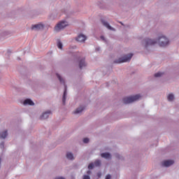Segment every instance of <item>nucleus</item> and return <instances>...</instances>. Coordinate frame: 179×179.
Here are the masks:
<instances>
[{
  "label": "nucleus",
  "mask_w": 179,
  "mask_h": 179,
  "mask_svg": "<svg viewBox=\"0 0 179 179\" xmlns=\"http://www.w3.org/2000/svg\"><path fill=\"white\" fill-rule=\"evenodd\" d=\"M156 43H158L160 47H166V45H169V39L166 36H160L157 41L149 38L144 40L145 47L155 45Z\"/></svg>",
  "instance_id": "nucleus-1"
},
{
  "label": "nucleus",
  "mask_w": 179,
  "mask_h": 179,
  "mask_svg": "<svg viewBox=\"0 0 179 179\" xmlns=\"http://www.w3.org/2000/svg\"><path fill=\"white\" fill-rule=\"evenodd\" d=\"M132 57H134V54L130 53L127 55H124L122 57L119 58L117 60L114 62L115 64H122L124 62H128L131 61Z\"/></svg>",
  "instance_id": "nucleus-2"
},
{
  "label": "nucleus",
  "mask_w": 179,
  "mask_h": 179,
  "mask_svg": "<svg viewBox=\"0 0 179 179\" xmlns=\"http://www.w3.org/2000/svg\"><path fill=\"white\" fill-rule=\"evenodd\" d=\"M141 95L136 94L132 96L124 97L123 99V103L124 104H129L130 103H134V101H136V100H139Z\"/></svg>",
  "instance_id": "nucleus-3"
},
{
  "label": "nucleus",
  "mask_w": 179,
  "mask_h": 179,
  "mask_svg": "<svg viewBox=\"0 0 179 179\" xmlns=\"http://www.w3.org/2000/svg\"><path fill=\"white\" fill-rule=\"evenodd\" d=\"M66 26H68V22L65 21H62L55 26V31H59V30H62V29H65Z\"/></svg>",
  "instance_id": "nucleus-4"
},
{
  "label": "nucleus",
  "mask_w": 179,
  "mask_h": 179,
  "mask_svg": "<svg viewBox=\"0 0 179 179\" xmlns=\"http://www.w3.org/2000/svg\"><path fill=\"white\" fill-rule=\"evenodd\" d=\"M172 164H174V161L173 160H166L162 162V165L164 167H170Z\"/></svg>",
  "instance_id": "nucleus-5"
},
{
  "label": "nucleus",
  "mask_w": 179,
  "mask_h": 179,
  "mask_svg": "<svg viewBox=\"0 0 179 179\" xmlns=\"http://www.w3.org/2000/svg\"><path fill=\"white\" fill-rule=\"evenodd\" d=\"M42 29H44V25L41 24H37L31 27L32 30H42Z\"/></svg>",
  "instance_id": "nucleus-6"
},
{
  "label": "nucleus",
  "mask_w": 179,
  "mask_h": 179,
  "mask_svg": "<svg viewBox=\"0 0 179 179\" xmlns=\"http://www.w3.org/2000/svg\"><path fill=\"white\" fill-rule=\"evenodd\" d=\"M76 40L79 43H85V41H86V36H85L83 34H80L78 36Z\"/></svg>",
  "instance_id": "nucleus-7"
},
{
  "label": "nucleus",
  "mask_w": 179,
  "mask_h": 179,
  "mask_svg": "<svg viewBox=\"0 0 179 179\" xmlns=\"http://www.w3.org/2000/svg\"><path fill=\"white\" fill-rule=\"evenodd\" d=\"M50 114H51V111L48 110L45 113H44L41 116V120H47L48 117H50Z\"/></svg>",
  "instance_id": "nucleus-8"
},
{
  "label": "nucleus",
  "mask_w": 179,
  "mask_h": 179,
  "mask_svg": "<svg viewBox=\"0 0 179 179\" xmlns=\"http://www.w3.org/2000/svg\"><path fill=\"white\" fill-rule=\"evenodd\" d=\"M34 106V102L31 99H26L24 101V106Z\"/></svg>",
  "instance_id": "nucleus-9"
},
{
  "label": "nucleus",
  "mask_w": 179,
  "mask_h": 179,
  "mask_svg": "<svg viewBox=\"0 0 179 179\" xmlns=\"http://www.w3.org/2000/svg\"><path fill=\"white\" fill-rule=\"evenodd\" d=\"M102 24H103V26H105V27H107V29H108V30H114V29H113V27H111V26H110V24H108V22L102 20Z\"/></svg>",
  "instance_id": "nucleus-10"
},
{
  "label": "nucleus",
  "mask_w": 179,
  "mask_h": 179,
  "mask_svg": "<svg viewBox=\"0 0 179 179\" xmlns=\"http://www.w3.org/2000/svg\"><path fill=\"white\" fill-rule=\"evenodd\" d=\"M85 66H86V62H85V59H83L79 62L80 69H82Z\"/></svg>",
  "instance_id": "nucleus-11"
},
{
  "label": "nucleus",
  "mask_w": 179,
  "mask_h": 179,
  "mask_svg": "<svg viewBox=\"0 0 179 179\" xmlns=\"http://www.w3.org/2000/svg\"><path fill=\"white\" fill-rule=\"evenodd\" d=\"M101 157H103V159H111V155L108 152H104L101 154Z\"/></svg>",
  "instance_id": "nucleus-12"
},
{
  "label": "nucleus",
  "mask_w": 179,
  "mask_h": 179,
  "mask_svg": "<svg viewBox=\"0 0 179 179\" xmlns=\"http://www.w3.org/2000/svg\"><path fill=\"white\" fill-rule=\"evenodd\" d=\"M85 110V107H80L78 108L74 112L73 114H80V113H82V111H83Z\"/></svg>",
  "instance_id": "nucleus-13"
},
{
  "label": "nucleus",
  "mask_w": 179,
  "mask_h": 179,
  "mask_svg": "<svg viewBox=\"0 0 179 179\" xmlns=\"http://www.w3.org/2000/svg\"><path fill=\"white\" fill-rule=\"evenodd\" d=\"M66 100V87L65 85V90H64L63 98H62L63 104L64 105H65Z\"/></svg>",
  "instance_id": "nucleus-14"
},
{
  "label": "nucleus",
  "mask_w": 179,
  "mask_h": 179,
  "mask_svg": "<svg viewBox=\"0 0 179 179\" xmlns=\"http://www.w3.org/2000/svg\"><path fill=\"white\" fill-rule=\"evenodd\" d=\"M8 136V131L6 130L3 132L1 133L0 135V138H2L3 139H5Z\"/></svg>",
  "instance_id": "nucleus-15"
},
{
  "label": "nucleus",
  "mask_w": 179,
  "mask_h": 179,
  "mask_svg": "<svg viewBox=\"0 0 179 179\" xmlns=\"http://www.w3.org/2000/svg\"><path fill=\"white\" fill-rule=\"evenodd\" d=\"M66 157L69 159V160H73V155L71 152H68L66 154Z\"/></svg>",
  "instance_id": "nucleus-16"
},
{
  "label": "nucleus",
  "mask_w": 179,
  "mask_h": 179,
  "mask_svg": "<svg viewBox=\"0 0 179 179\" xmlns=\"http://www.w3.org/2000/svg\"><path fill=\"white\" fill-rule=\"evenodd\" d=\"M169 101H173L174 100V95L173 94H169L167 97Z\"/></svg>",
  "instance_id": "nucleus-17"
},
{
  "label": "nucleus",
  "mask_w": 179,
  "mask_h": 179,
  "mask_svg": "<svg viewBox=\"0 0 179 179\" xmlns=\"http://www.w3.org/2000/svg\"><path fill=\"white\" fill-rule=\"evenodd\" d=\"M101 165V162L100 160H96L94 163V166H95V167H99Z\"/></svg>",
  "instance_id": "nucleus-18"
},
{
  "label": "nucleus",
  "mask_w": 179,
  "mask_h": 179,
  "mask_svg": "<svg viewBox=\"0 0 179 179\" xmlns=\"http://www.w3.org/2000/svg\"><path fill=\"white\" fill-rule=\"evenodd\" d=\"M160 76H163V73L158 72L155 74V78H160Z\"/></svg>",
  "instance_id": "nucleus-19"
},
{
  "label": "nucleus",
  "mask_w": 179,
  "mask_h": 179,
  "mask_svg": "<svg viewBox=\"0 0 179 179\" xmlns=\"http://www.w3.org/2000/svg\"><path fill=\"white\" fill-rule=\"evenodd\" d=\"M94 167V164H93V163H91V164H90L88 165V169H89V170L93 169Z\"/></svg>",
  "instance_id": "nucleus-20"
},
{
  "label": "nucleus",
  "mask_w": 179,
  "mask_h": 179,
  "mask_svg": "<svg viewBox=\"0 0 179 179\" xmlns=\"http://www.w3.org/2000/svg\"><path fill=\"white\" fill-rule=\"evenodd\" d=\"M57 47H58V48H59V50H62V43L58 42Z\"/></svg>",
  "instance_id": "nucleus-21"
},
{
  "label": "nucleus",
  "mask_w": 179,
  "mask_h": 179,
  "mask_svg": "<svg viewBox=\"0 0 179 179\" xmlns=\"http://www.w3.org/2000/svg\"><path fill=\"white\" fill-rule=\"evenodd\" d=\"M57 76L59 80L61 82V83H62V82L64 83V80H62V78H61V76L59 74H57Z\"/></svg>",
  "instance_id": "nucleus-22"
},
{
  "label": "nucleus",
  "mask_w": 179,
  "mask_h": 179,
  "mask_svg": "<svg viewBox=\"0 0 179 179\" xmlns=\"http://www.w3.org/2000/svg\"><path fill=\"white\" fill-rule=\"evenodd\" d=\"M83 143H89V138H85L83 139Z\"/></svg>",
  "instance_id": "nucleus-23"
},
{
  "label": "nucleus",
  "mask_w": 179,
  "mask_h": 179,
  "mask_svg": "<svg viewBox=\"0 0 179 179\" xmlns=\"http://www.w3.org/2000/svg\"><path fill=\"white\" fill-rule=\"evenodd\" d=\"M83 179H90V176H87V175H85L83 176Z\"/></svg>",
  "instance_id": "nucleus-24"
},
{
  "label": "nucleus",
  "mask_w": 179,
  "mask_h": 179,
  "mask_svg": "<svg viewBox=\"0 0 179 179\" xmlns=\"http://www.w3.org/2000/svg\"><path fill=\"white\" fill-rule=\"evenodd\" d=\"M3 146H5V143H0V148H1V149H3Z\"/></svg>",
  "instance_id": "nucleus-25"
},
{
  "label": "nucleus",
  "mask_w": 179,
  "mask_h": 179,
  "mask_svg": "<svg viewBox=\"0 0 179 179\" xmlns=\"http://www.w3.org/2000/svg\"><path fill=\"white\" fill-rule=\"evenodd\" d=\"M106 179H111V176L110 175H107L106 177Z\"/></svg>",
  "instance_id": "nucleus-26"
},
{
  "label": "nucleus",
  "mask_w": 179,
  "mask_h": 179,
  "mask_svg": "<svg viewBox=\"0 0 179 179\" xmlns=\"http://www.w3.org/2000/svg\"><path fill=\"white\" fill-rule=\"evenodd\" d=\"M101 39L104 41L105 40L104 36H101Z\"/></svg>",
  "instance_id": "nucleus-27"
},
{
  "label": "nucleus",
  "mask_w": 179,
  "mask_h": 179,
  "mask_svg": "<svg viewBox=\"0 0 179 179\" xmlns=\"http://www.w3.org/2000/svg\"><path fill=\"white\" fill-rule=\"evenodd\" d=\"M92 173L90 171H87V174H90Z\"/></svg>",
  "instance_id": "nucleus-28"
},
{
  "label": "nucleus",
  "mask_w": 179,
  "mask_h": 179,
  "mask_svg": "<svg viewBox=\"0 0 179 179\" xmlns=\"http://www.w3.org/2000/svg\"><path fill=\"white\" fill-rule=\"evenodd\" d=\"M100 176H101V173H98V176L100 177Z\"/></svg>",
  "instance_id": "nucleus-29"
},
{
  "label": "nucleus",
  "mask_w": 179,
  "mask_h": 179,
  "mask_svg": "<svg viewBox=\"0 0 179 179\" xmlns=\"http://www.w3.org/2000/svg\"><path fill=\"white\" fill-rule=\"evenodd\" d=\"M0 164H1V158H0Z\"/></svg>",
  "instance_id": "nucleus-30"
}]
</instances>
